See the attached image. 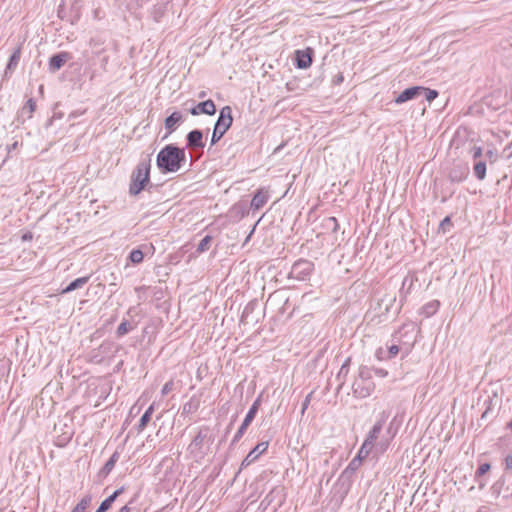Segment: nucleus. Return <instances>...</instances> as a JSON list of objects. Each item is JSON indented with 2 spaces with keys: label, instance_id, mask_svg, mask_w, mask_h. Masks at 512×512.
<instances>
[{
  "label": "nucleus",
  "instance_id": "f257e3e1",
  "mask_svg": "<svg viewBox=\"0 0 512 512\" xmlns=\"http://www.w3.org/2000/svg\"><path fill=\"white\" fill-rule=\"evenodd\" d=\"M185 161V149L174 144L164 146L156 157V165L163 174L177 172Z\"/></svg>",
  "mask_w": 512,
  "mask_h": 512
},
{
  "label": "nucleus",
  "instance_id": "f03ea898",
  "mask_svg": "<svg viewBox=\"0 0 512 512\" xmlns=\"http://www.w3.org/2000/svg\"><path fill=\"white\" fill-rule=\"evenodd\" d=\"M151 159L148 155L139 161L135 169L132 171L129 184V194L137 196L142 191L152 192L157 186L150 181Z\"/></svg>",
  "mask_w": 512,
  "mask_h": 512
},
{
  "label": "nucleus",
  "instance_id": "7ed1b4c3",
  "mask_svg": "<svg viewBox=\"0 0 512 512\" xmlns=\"http://www.w3.org/2000/svg\"><path fill=\"white\" fill-rule=\"evenodd\" d=\"M214 435L209 426H202L188 445L189 453L196 459H203L210 451Z\"/></svg>",
  "mask_w": 512,
  "mask_h": 512
},
{
  "label": "nucleus",
  "instance_id": "20e7f679",
  "mask_svg": "<svg viewBox=\"0 0 512 512\" xmlns=\"http://www.w3.org/2000/svg\"><path fill=\"white\" fill-rule=\"evenodd\" d=\"M362 461L360 457H354L348 464V466L342 471L337 482L334 485L335 494H340L339 499L342 501L348 494L351 485L353 483V476L355 472L361 466Z\"/></svg>",
  "mask_w": 512,
  "mask_h": 512
},
{
  "label": "nucleus",
  "instance_id": "39448f33",
  "mask_svg": "<svg viewBox=\"0 0 512 512\" xmlns=\"http://www.w3.org/2000/svg\"><path fill=\"white\" fill-rule=\"evenodd\" d=\"M233 124L232 108L224 106L220 109L218 118L215 122L210 145L213 146L218 143L225 133L230 129Z\"/></svg>",
  "mask_w": 512,
  "mask_h": 512
},
{
  "label": "nucleus",
  "instance_id": "423d86ee",
  "mask_svg": "<svg viewBox=\"0 0 512 512\" xmlns=\"http://www.w3.org/2000/svg\"><path fill=\"white\" fill-rule=\"evenodd\" d=\"M314 269L313 262L306 259L296 261L289 272V278L299 281L308 280Z\"/></svg>",
  "mask_w": 512,
  "mask_h": 512
},
{
  "label": "nucleus",
  "instance_id": "0eeeda50",
  "mask_svg": "<svg viewBox=\"0 0 512 512\" xmlns=\"http://www.w3.org/2000/svg\"><path fill=\"white\" fill-rule=\"evenodd\" d=\"M260 405H261V395L258 396L256 398V400L253 402V404L251 405V407L248 410V412H247V414H246L242 424L240 425V427L238 428L237 432L235 433V435H234V437L232 439L231 445L236 444L243 437V435L245 434L247 428L249 427V425L254 420V418H255L258 410H259Z\"/></svg>",
  "mask_w": 512,
  "mask_h": 512
},
{
  "label": "nucleus",
  "instance_id": "6e6552de",
  "mask_svg": "<svg viewBox=\"0 0 512 512\" xmlns=\"http://www.w3.org/2000/svg\"><path fill=\"white\" fill-rule=\"evenodd\" d=\"M470 168L467 163H455L448 171V179L452 183H461L465 181L469 175Z\"/></svg>",
  "mask_w": 512,
  "mask_h": 512
},
{
  "label": "nucleus",
  "instance_id": "1a4fd4ad",
  "mask_svg": "<svg viewBox=\"0 0 512 512\" xmlns=\"http://www.w3.org/2000/svg\"><path fill=\"white\" fill-rule=\"evenodd\" d=\"M375 390L373 381H362L355 379L352 384V393L355 398L364 399L369 397Z\"/></svg>",
  "mask_w": 512,
  "mask_h": 512
},
{
  "label": "nucleus",
  "instance_id": "9d476101",
  "mask_svg": "<svg viewBox=\"0 0 512 512\" xmlns=\"http://www.w3.org/2000/svg\"><path fill=\"white\" fill-rule=\"evenodd\" d=\"M295 55V66L298 69H307L312 65L314 57V49L307 47L303 50H296Z\"/></svg>",
  "mask_w": 512,
  "mask_h": 512
},
{
  "label": "nucleus",
  "instance_id": "9b49d317",
  "mask_svg": "<svg viewBox=\"0 0 512 512\" xmlns=\"http://www.w3.org/2000/svg\"><path fill=\"white\" fill-rule=\"evenodd\" d=\"M390 416V412L388 411H382L379 414L378 420L375 422L369 433L367 434L365 441L375 445L376 440L378 439L384 424L386 423L387 419Z\"/></svg>",
  "mask_w": 512,
  "mask_h": 512
},
{
  "label": "nucleus",
  "instance_id": "f8f14e48",
  "mask_svg": "<svg viewBox=\"0 0 512 512\" xmlns=\"http://www.w3.org/2000/svg\"><path fill=\"white\" fill-rule=\"evenodd\" d=\"M187 111L193 116H198L200 114L212 116L216 113L217 109L214 101L208 99L193 105L188 108Z\"/></svg>",
  "mask_w": 512,
  "mask_h": 512
},
{
  "label": "nucleus",
  "instance_id": "ddd939ff",
  "mask_svg": "<svg viewBox=\"0 0 512 512\" xmlns=\"http://www.w3.org/2000/svg\"><path fill=\"white\" fill-rule=\"evenodd\" d=\"M72 59V55L69 52L62 51L53 54L49 58L48 69L51 73H55L60 70L69 60Z\"/></svg>",
  "mask_w": 512,
  "mask_h": 512
},
{
  "label": "nucleus",
  "instance_id": "4468645a",
  "mask_svg": "<svg viewBox=\"0 0 512 512\" xmlns=\"http://www.w3.org/2000/svg\"><path fill=\"white\" fill-rule=\"evenodd\" d=\"M424 92L423 86H412L403 90L396 98L395 103L402 104L407 101L417 99L421 97V93Z\"/></svg>",
  "mask_w": 512,
  "mask_h": 512
},
{
  "label": "nucleus",
  "instance_id": "2eb2a0df",
  "mask_svg": "<svg viewBox=\"0 0 512 512\" xmlns=\"http://www.w3.org/2000/svg\"><path fill=\"white\" fill-rule=\"evenodd\" d=\"M187 147L195 150H203L205 142L203 140V132L200 129L191 130L186 135Z\"/></svg>",
  "mask_w": 512,
  "mask_h": 512
},
{
  "label": "nucleus",
  "instance_id": "dca6fc26",
  "mask_svg": "<svg viewBox=\"0 0 512 512\" xmlns=\"http://www.w3.org/2000/svg\"><path fill=\"white\" fill-rule=\"evenodd\" d=\"M120 458V453L118 450L114 451L108 461L103 465V467L97 473V481L102 482L114 469L116 463Z\"/></svg>",
  "mask_w": 512,
  "mask_h": 512
},
{
  "label": "nucleus",
  "instance_id": "f3484780",
  "mask_svg": "<svg viewBox=\"0 0 512 512\" xmlns=\"http://www.w3.org/2000/svg\"><path fill=\"white\" fill-rule=\"evenodd\" d=\"M268 441L258 443L244 458L241 463V468L249 466L253 463L261 454H263L268 448Z\"/></svg>",
  "mask_w": 512,
  "mask_h": 512
},
{
  "label": "nucleus",
  "instance_id": "a211bd4d",
  "mask_svg": "<svg viewBox=\"0 0 512 512\" xmlns=\"http://www.w3.org/2000/svg\"><path fill=\"white\" fill-rule=\"evenodd\" d=\"M21 58V46H18L15 48L13 53L10 55L8 59V63L6 65L5 71H4V77L8 78L10 77L15 69L17 68L19 61Z\"/></svg>",
  "mask_w": 512,
  "mask_h": 512
},
{
  "label": "nucleus",
  "instance_id": "6ab92c4d",
  "mask_svg": "<svg viewBox=\"0 0 512 512\" xmlns=\"http://www.w3.org/2000/svg\"><path fill=\"white\" fill-rule=\"evenodd\" d=\"M184 120L185 117L181 112L174 111L171 115L166 117L164 121V126L169 133H172Z\"/></svg>",
  "mask_w": 512,
  "mask_h": 512
},
{
  "label": "nucleus",
  "instance_id": "aec40b11",
  "mask_svg": "<svg viewBox=\"0 0 512 512\" xmlns=\"http://www.w3.org/2000/svg\"><path fill=\"white\" fill-rule=\"evenodd\" d=\"M269 200V192L263 188L258 189L251 200L253 210L261 209Z\"/></svg>",
  "mask_w": 512,
  "mask_h": 512
},
{
  "label": "nucleus",
  "instance_id": "412c9836",
  "mask_svg": "<svg viewBox=\"0 0 512 512\" xmlns=\"http://www.w3.org/2000/svg\"><path fill=\"white\" fill-rule=\"evenodd\" d=\"M258 303L256 301H250L245 307L241 315L240 322L244 325L250 322H257V319L251 318V314L254 312Z\"/></svg>",
  "mask_w": 512,
  "mask_h": 512
},
{
  "label": "nucleus",
  "instance_id": "4be33fe9",
  "mask_svg": "<svg viewBox=\"0 0 512 512\" xmlns=\"http://www.w3.org/2000/svg\"><path fill=\"white\" fill-rule=\"evenodd\" d=\"M396 302V297L391 295H385L380 299L378 303L379 310L381 315H387L390 313L391 308Z\"/></svg>",
  "mask_w": 512,
  "mask_h": 512
},
{
  "label": "nucleus",
  "instance_id": "5701e85b",
  "mask_svg": "<svg viewBox=\"0 0 512 512\" xmlns=\"http://www.w3.org/2000/svg\"><path fill=\"white\" fill-rule=\"evenodd\" d=\"M90 276L79 277L71 281L65 288L62 289V294H67L77 289L83 288L88 283Z\"/></svg>",
  "mask_w": 512,
  "mask_h": 512
},
{
  "label": "nucleus",
  "instance_id": "b1692460",
  "mask_svg": "<svg viewBox=\"0 0 512 512\" xmlns=\"http://www.w3.org/2000/svg\"><path fill=\"white\" fill-rule=\"evenodd\" d=\"M490 469L491 465L489 463H482L476 470L474 479L478 483L480 489H483L486 486V481L483 480V476L487 474Z\"/></svg>",
  "mask_w": 512,
  "mask_h": 512
},
{
  "label": "nucleus",
  "instance_id": "393cba45",
  "mask_svg": "<svg viewBox=\"0 0 512 512\" xmlns=\"http://www.w3.org/2000/svg\"><path fill=\"white\" fill-rule=\"evenodd\" d=\"M154 412V404H151L141 416L138 425L135 427L138 433H141L151 421Z\"/></svg>",
  "mask_w": 512,
  "mask_h": 512
},
{
  "label": "nucleus",
  "instance_id": "a878e982",
  "mask_svg": "<svg viewBox=\"0 0 512 512\" xmlns=\"http://www.w3.org/2000/svg\"><path fill=\"white\" fill-rule=\"evenodd\" d=\"M350 358H347L344 363L341 365V368L339 372L336 375V379L339 381V385L337 387V392L340 391V389L343 387L346 377L349 373V366H350Z\"/></svg>",
  "mask_w": 512,
  "mask_h": 512
},
{
  "label": "nucleus",
  "instance_id": "bb28decb",
  "mask_svg": "<svg viewBox=\"0 0 512 512\" xmlns=\"http://www.w3.org/2000/svg\"><path fill=\"white\" fill-rule=\"evenodd\" d=\"M35 108L36 103L34 99H28L25 106L20 110L18 119L23 118L22 122L25 121V118L30 119L32 117L33 112L35 111Z\"/></svg>",
  "mask_w": 512,
  "mask_h": 512
},
{
  "label": "nucleus",
  "instance_id": "cd10ccee",
  "mask_svg": "<svg viewBox=\"0 0 512 512\" xmlns=\"http://www.w3.org/2000/svg\"><path fill=\"white\" fill-rule=\"evenodd\" d=\"M486 169H487L486 160L474 161L473 173L478 180L482 181L485 179Z\"/></svg>",
  "mask_w": 512,
  "mask_h": 512
},
{
  "label": "nucleus",
  "instance_id": "c85d7f7f",
  "mask_svg": "<svg viewBox=\"0 0 512 512\" xmlns=\"http://www.w3.org/2000/svg\"><path fill=\"white\" fill-rule=\"evenodd\" d=\"M439 307H440V302L438 300H432V301L426 303L421 308V314L424 315L425 317H431L438 311Z\"/></svg>",
  "mask_w": 512,
  "mask_h": 512
},
{
  "label": "nucleus",
  "instance_id": "c756f323",
  "mask_svg": "<svg viewBox=\"0 0 512 512\" xmlns=\"http://www.w3.org/2000/svg\"><path fill=\"white\" fill-rule=\"evenodd\" d=\"M135 327H136L135 324H133L129 320L123 319L122 322L119 324V326L116 329V336L118 338H121L124 335L131 332Z\"/></svg>",
  "mask_w": 512,
  "mask_h": 512
},
{
  "label": "nucleus",
  "instance_id": "7c9ffc66",
  "mask_svg": "<svg viewBox=\"0 0 512 512\" xmlns=\"http://www.w3.org/2000/svg\"><path fill=\"white\" fill-rule=\"evenodd\" d=\"M199 408V400L196 397H191L188 402L183 405L182 414L195 413Z\"/></svg>",
  "mask_w": 512,
  "mask_h": 512
},
{
  "label": "nucleus",
  "instance_id": "2f4dec72",
  "mask_svg": "<svg viewBox=\"0 0 512 512\" xmlns=\"http://www.w3.org/2000/svg\"><path fill=\"white\" fill-rule=\"evenodd\" d=\"M166 11V4L158 3L155 4L151 10V16L156 21L159 22L161 18L164 16Z\"/></svg>",
  "mask_w": 512,
  "mask_h": 512
},
{
  "label": "nucleus",
  "instance_id": "473e14b6",
  "mask_svg": "<svg viewBox=\"0 0 512 512\" xmlns=\"http://www.w3.org/2000/svg\"><path fill=\"white\" fill-rule=\"evenodd\" d=\"M322 226L332 233H336L339 230L338 220L333 216L325 218L323 220Z\"/></svg>",
  "mask_w": 512,
  "mask_h": 512
},
{
  "label": "nucleus",
  "instance_id": "72a5a7b5",
  "mask_svg": "<svg viewBox=\"0 0 512 512\" xmlns=\"http://www.w3.org/2000/svg\"><path fill=\"white\" fill-rule=\"evenodd\" d=\"M73 434L74 433L72 431H66L61 435L57 436L55 440V445L58 447H65L71 441Z\"/></svg>",
  "mask_w": 512,
  "mask_h": 512
},
{
  "label": "nucleus",
  "instance_id": "f704fd0d",
  "mask_svg": "<svg viewBox=\"0 0 512 512\" xmlns=\"http://www.w3.org/2000/svg\"><path fill=\"white\" fill-rule=\"evenodd\" d=\"M374 446L375 445L364 440L363 444L361 445V447L355 457H360V460L363 461V459H365L370 454V452L372 451Z\"/></svg>",
  "mask_w": 512,
  "mask_h": 512
},
{
  "label": "nucleus",
  "instance_id": "c9c22d12",
  "mask_svg": "<svg viewBox=\"0 0 512 512\" xmlns=\"http://www.w3.org/2000/svg\"><path fill=\"white\" fill-rule=\"evenodd\" d=\"M372 369L368 366L362 365L358 370V377L356 379L362 381H372Z\"/></svg>",
  "mask_w": 512,
  "mask_h": 512
},
{
  "label": "nucleus",
  "instance_id": "e433bc0d",
  "mask_svg": "<svg viewBox=\"0 0 512 512\" xmlns=\"http://www.w3.org/2000/svg\"><path fill=\"white\" fill-rule=\"evenodd\" d=\"M128 259L133 263V264H140L143 259H144V253L141 249H133L129 256H128Z\"/></svg>",
  "mask_w": 512,
  "mask_h": 512
},
{
  "label": "nucleus",
  "instance_id": "4c0bfd02",
  "mask_svg": "<svg viewBox=\"0 0 512 512\" xmlns=\"http://www.w3.org/2000/svg\"><path fill=\"white\" fill-rule=\"evenodd\" d=\"M211 242H212V236H210V235H206V236H204V237L200 240V242H199V244H198V246H197L196 251H197L198 253H203V252L207 251V250L210 248V244H211Z\"/></svg>",
  "mask_w": 512,
  "mask_h": 512
},
{
  "label": "nucleus",
  "instance_id": "58836bf2",
  "mask_svg": "<svg viewBox=\"0 0 512 512\" xmlns=\"http://www.w3.org/2000/svg\"><path fill=\"white\" fill-rule=\"evenodd\" d=\"M439 95V92L434 89L424 87V92L421 93V97H424L425 100L431 103L434 99H436Z\"/></svg>",
  "mask_w": 512,
  "mask_h": 512
},
{
  "label": "nucleus",
  "instance_id": "ea45409f",
  "mask_svg": "<svg viewBox=\"0 0 512 512\" xmlns=\"http://www.w3.org/2000/svg\"><path fill=\"white\" fill-rule=\"evenodd\" d=\"M114 502L111 498L107 497L104 499L95 512H106L108 511Z\"/></svg>",
  "mask_w": 512,
  "mask_h": 512
},
{
  "label": "nucleus",
  "instance_id": "a19ab883",
  "mask_svg": "<svg viewBox=\"0 0 512 512\" xmlns=\"http://www.w3.org/2000/svg\"><path fill=\"white\" fill-rule=\"evenodd\" d=\"M470 154L472 156V159L474 161H477V160H482V156H483V150L481 147L479 146H473L471 149H470Z\"/></svg>",
  "mask_w": 512,
  "mask_h": 512
},
{
  "label": "nucleus",
  "instance_id": "79ce46f5",
  "mask_svg": "<svg viewBox=\"0 0 512 512\" xmlns=\"http://www.w3.org/2000/svg\"><path fill=\"white\" fill-rule=\"evenodd\" d=\"M390 445V442L388 439H382L378 443L375 442V448L379 453H384Z\"/></svg>",
  "mask_w": 512,
  "mask_h": 512
},
{
  "label": "nucleus",
  "instance_id": "37998d69",
  "mask_svg": "<svg viewBox=\"0 0 512 512\" xmlns=\"http://www.w3.org/2000/svg\"><path fill=\"white\" fill-rule=\"evenodd\" d=\"M113 344L111 342H103L98 348L97 351L102 355L108 354L112 350Z\"/></svg>",
  "mask_w": 512,
  "mask_h": 512
},
{
  "label": "nucleus",
  "instance_id": "c03bdc74",
  "mask_svg": "<svg viewBox=\"0 0 512 512\" xmlns=\"http://www.w3.org/2000/svg\"><path fill=\"white\" fill-rule=\"evenodd\" d=\"M313 394H314V391H311L310 393H308L306 395L304 401L302 402V406H301V414L302 415H304L305 411L307 410V408L311 402Z\"/></svg>",
  "mask_w": 512,
  "mask_h": 512
},
{
  "label": "nucleus",
  "instance_id": "a18cd8bd",
  "mask_svg": "<svg viewBox=\"0 0 512 512\" xmlns=\"http://www.w3.org/2000/svg\"><path fill=\"white\" fill-rule=\"evenodd\" d=\"M174 381L173 380H169L167 381L164 386L162 387V390H161V394L162 396H165L167 395L168 393H170L172 390H174Z\"/></svg>",
  "mask_w": 512,
  "mask_h": 512
},
{
  "label": "nucleus",
  "instance_id": "49530a36",
  "mask_svg": "<svg viewBox=\"0 0 512 512\" xmlns=\"http://www.w3.org/2000/svg\"><path fill=\"white\" fill-rule=\"evenodd\" d=\"M485 160H489L490 163H493L497 160V152L494 149H489L485 153Z\"/></svg>",
  "mask_w": 512,
  "mask_h": 512
},
{
  "label": "nucleus",
  "instance_id": "de8ad7c7",
  "mask_svg": "<svg viewBox=\"0 0 512 512\" xmlns=\"http://www.w3.org/2000/svg\"><path fill=\"white\" fill-rule=\"evenodd\" d=\"M103 360H104V355H102L100 352H98L97 349L92 351V355H91L92 362L99 364V363L103 362Z\"/></svg>",
  "mask_w": 512,
  "mask_h": 512
},
{
  "label": "nucleus",
  "instance_id": "09e8293b",
  "mask_svg": "<svg viewBox=\"0 0 512 512\" xmlns=\"http://www.w3.org/2000/svg\"><path fill=\"white\" fill-rule=\"evenodd\" d=\"M92 501V496L90 494L88 495H85L81 500L80 502L77 504L79 505L80 507H82L84 510L87 509V507L90 505Z\"/></svg>",
  "mask_w": 512,
  "mask_h": 512
},
{
  "label": "nucleus",
  "instance_id": "8fccbe9b",
  "mask_svg": "<svg viewBox=\"0 0 512 512\" xmlns=\"http://www.w3.org/2000/svg\"><path fill=\"white\" fill-rule=\"evenodd\" d=\"M387 351H385L382 347H379L375 352V357L379 361L387 360L388 359Z\"/></svg>",
  "mask_w": 512,
  "mask_h": 512
},
{
  "label": "nucleus",
  "instance_id": "3c124183",
  "mask_svg": "<svg viewBox=\"0 0 512 512\" xmlns=\"http://www.w3.org/2000/svg\"><path fill=\"white\" fill-rule=\"evenodd\" d=\"M400 351V348L398 345H391L390 347H388V351H387V354H388V359H391L392 357H395Z\"/></svg>",
  "mask_w": 512,
  "mask_h": 512
},
{
  "label": "nucleus",
  "instance_id": "603ef678",
  "mask_svg": "<svg viewBox=\"0 0 512 512\" xmlns=\"http://www.w3.org/2000/svg\"><path fill=\"white\" fill-rule=\"evenodd\" d=\"M371 369L374 372V374L378 377L384 378L388 376V371L383 368L371 367Z\"/></svg>",
  "mask_w": 512,
  "mask_h": 512
},
{
  "label": "nucleus",
  "instance_id": "864d4df0",
  "mask_svg": "<svg viewBox=\"0 0 512 512\" xmlns=\"http://www.w3.org/2000/svg\"><path fill=\"white\" fill-rule=\"evenodd\" d=\"M452 226L451 218L446 216L440 223V228L445 232L448 227Z\"/></svg>",
  "mask_w": 512,
  "mask_h": 512
},
{
  "label": "nucleus",
  "instance_id": "5fc2aeb1",
  "mask_svg": "<svg viewBox=\"0 0 512 512\" xmlns=\"http://www.w3.org/2000/svg\"><path fill=\"white\" fill-rule=\"evenodd\" d=\"M125 488L122 486L118 489H116L110 496H108L109 498L112 499L113 502H115V500L124 492Z\"/></svg>",
  "mask_w": 512,
  "mask_h": 512
},
{
  "label": "nucleus",
  "instance_id": "6e6d98bb",
  "mask_svg": "<svg viewBox=\"0 0 512 512\" xmlns=\"http://www.w3.org/2000/svg\"><path fill=\"white\" fill-rule=\"evenodd\" d=\"M125 488L122 486L118 489H116L110 496H108L109 498L112 499L113 502H115V500L124 492Z\"/></svg>",
  "mask_w": 512,
  "mask_h": 512
},
{
  "label": "nucleus",
  "instance_id": "4d7b16f0",
  "mask_svg": "<svg viewBox=\"0 0 512 512\" xmlns=\"http://www.w3.org/2000/svg\"><path fill=\"white\" fill-rule=\"evenodd\" d=\"M136 498H137V495H135V496H134V497H133V498H132V499H131V500H130L126 505H124L123 507H121V508L119 509V511H118V512H130V511H131L130 505H131L132 503H134V501L136 500Z\"/></svg>",
  "mask_w": 512,
  "mask_h": 512
},
{
  "label": "nucleus",
  "instance_id": "13d9d810",
  "mask_svg": "<svg viewBox=\"0 0 512 512\" xmlns=\"http://www.w3.org/2000/svg\"><path fill=\"white\" fill-rule=\"evenodd\" d=\"M505 467H506V469L512 470V455L506 456Z\"/></svg>",
  "mask_w": 512,
  "mask_h": 512
},
{
  "label": "nucleus",
  "instance_id": "bf43d9fd",
  "mask_svg": "<svg viewBox=\"0 0 512 512\" xmlns=\"http://www.w3.org/2000/svg\"><path fill=\"white\" fill-rule=\"evenodd\" d=\"M477 512H496V511L488 506H481L478 508Z\"/></svg>",
  "mask_w": 512,
  "mask_h": 512
},
{
  "label": "nucleus",
  "instance_id": "052dcab7",
  "mask_svg": "<svg viewBox=\"0 0 512 512\" xmlns=\"http://www.w3.org/2000/svg\"><path fill=\"white\" fill-rule=\"evenodd\" d=\"M86 510H84L82 507H80L79 505H76L71 512H85Z\"/></svg>",
  "mask_w": 512,
  "mask_h": 512
},
{
  "label": "nucleus",
  "instance_id": "680f3d73",
  "mask_svg": "<svg viewBox=\"0 0 512 512\" xmlns=\"http://www.w3.org/2000/svg\"><path fill=\"white\" fill-rule=\"evenodd\" d=\"M255 227H256V224L254 225V227L252 228L251 232H250V233H249V235L247 236V238H246V240H245L244 244H245V243H247V242L250 240L251 235L253 234V232H254V230H255Z\"/></svg>",
  "mask_w": 512,
  "mask_h": 512
},
{
  "label": "nucleus",
  "instance_id": "e2e57ef3",
  "mask_svg": "<svg viewBox=\"0 0 512 512\" xmlns=\"http://www.w3.org/2000/svg\"><path fill=\"white\" fill-rule=\"evenodd\" d=\"M22 239L23 240L32 239V234L31 233H26V234L23 235Z\"/></svg>",
  "mask_w": 512,
  "mask_h": 512
},
{
  "label": "nucleus",
  "instance_id": "0e129e2a",
  "mask_svg": "<svg viewBox=\"0 0 512 512\" xmlns=\"http://www.w3.org/2000/svg\"><path fill=\"white\" fill-rule=\"evenodd\" d=\"M452 194H453V192H450L448 195H444V196L442 197V200H441V201H442V202H445L448 198H450V197L452 196Z\"/></svg>",
  "mask_w": 512,
  "mask_h": 512
},
{
  "label": "nucleus",
  "instance_id": "69168bd1",
  "mask_svg": "<svg viewBox=\"0 0 512 512\" xmlns=\"http://www.w3.org/2000/svg\"><path fill=\"white\" fill-rule=\"evenodd\" d=\"M506 428L512 432V420L506 424Z\"/></svg>",
  "mask_w": 512,
  "mask_h": 512
},
{
  "label": "nucleus",
  "instance_id": "338daca9",
  "mask_svg": "<svg viewBox=\"0 0 512 512\" xmlns=\"http://www.w3.org/2000/svg\"><path fill=\"white\" fill-rule=\"evenodd\" d=\"M343 81V76L340 74L337 78V83H340Z\"/></svg>",
  "mask_w": 512,
  "mask_h": 512
},
{
  "label": "nucleus",
  "instance_id": "774afa93",
  "mask_svg": "<svg viewBox=\"0 0 512 512\" xmlns=\"http://www.w3.org/2000/svg\"><path fill=\"white\" fill-rule=\"evenodd\" d=\"M206 96V93L204 91L200 92L199 93V98H203Z\"/></svg>",
  "mask_w": 512,
  "mask_h": 512
}]
</instances>
